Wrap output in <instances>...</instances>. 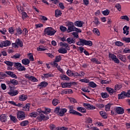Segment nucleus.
Wrapping results in <instances>:
<instances>
[{
	"instance_id": "49",
	"label": "nucleus",
	"mask_w": 130,
	"mask_h": 130,
	"mask_svg": "<svg viewBox=\"0 0 130 130\" xmlns=\"http://www.w3.org/2000/svg\"><path fill=\"white\" fill-rule=\"evenodd\" d=\"M121 88H122V85L121 84L120 85L117 84L114 87V89L116 90H116H119V89H121Z\"/></svg>"
},
{
	"instance_id": "62",
	"label": "nucleus",
	"mask_w": 130,
	"mask_h": 130,
	"mask_svg": "<svg viewBox=\"0 0 130 130\" xmlns=\"http://www.w3.org/2000/svg\"><path fill=\"white\" fill-rule=\"evenodd\" d=\"M91 61H92V62H94V63H100V62L98 61V59H97L96 58H93L91 59Z\"/></svg>"
},
{
	"instance_id": "13",
	"label": "nucleus",
	"mask_w": 130,
	"mask_h": 130,
	"mask_svg": "<svg viewBox=\"0 0 130 130\" xmlns=\"http://www.w3.org/2000/svg\"><path fill=\"white\" fill-rule=\"evenodd\" d=\"M8 117V116H7L6 114H2L0 116V120L2 121V122H6L7 121V118Z\"/></svg>"
},
{
	"instance_id": "40",
	"label": "nucleus",
	"mask_w": 130,
	"mask_h": 130,
	"mask_svg": "<svg viewBox=\"0 0 130 130\" xmlns=\"http://www.w3.org/2000/svg\"><path fill=\"white\" fill-rule=\"evenodd\" d=\"M28 123L29 121L28 120H25L20 123V125H21V126H26Z\"/></svg>"
},
{
	"instance_id": "56",
	"label": "nucleus",
	"mask_w": 130,
	"mask_h": 130,
	"mask_svg": "<svg viewBox=\"0 0 130 130\" xmlns=\"http://www.w3.org/2000/svg\"><path fill=\"white\" fill-rule=\"evenodd\" d=\"M61 60V56H56L55 57V61L56 62H59Z\"/></svg>"
},
{
	"instance_id": "17",
	"label": "nucleus",
	"mask_w": 130,
	"mask_h": 130,
	"mask_svg": "<svg viewBox=\"0 0 130 130\" xmlns=\"http://www.w3.org/2000/svg\"><path fill=\"white\" fill-rule=\"evenodd\" d=\"M67 41L68 43H69V44H72V43H76V40L75 39V38H72L71 37L68 38L67 39Z\"/></svg>"
},
{
	"instance_id": "20",
	"label": "nucleus",
	"mask_w": 130,
	"mask_h": 130,
	"mask_svg": "<svg viewBox=\"0 0 130 130\" xmlns=\"http://www.w3.org/2000/svg\"><path fill=\"white\" fill-rule=\"evenodd\" d=\"M77 110L78 111L81 112V113H86V112H87V110H86V108H83L82 107L77 108Z\"/></svg>"
},
{
	"instance_id": "30",
	"label": "nucleus",
	"mask_w": 130,
	"mask_h": 130,
	"mask_svg": "<svg viewBox=\"0 0 130 130\" xmlns=\"http://www.w3.org/2000/svg\"><path fill=\"white\" fill-rule=\"evenodd\" d=\"M37 50L38 51H44L45 50H47V49L45 47H43V46L41 45L37 48Z\"/></svg>"
},
{
	"instance_id": "60",
	"label": "nucleus",
	"mask_w": 130,
	"mask_h": 130,
	"mask_svg": "<svg viewBox=\"0 0 130 130\" xmlns=\"http://www.w3.org/2000/svg\"><path fill=\"white\" fill-rule=\"evenodd\" d=\"M120 19L122 20H126V21H129V18H128V16H122L120 17Z\"/></svg>"
},
{
	"instance_id": "1",
	"label": "nucleus",
	"mask_w": 130,
	"mask_h": 130,
	"mask_svg": "<svg viewBox=\"0 0 130 130\" xmlns=\"http://www.w3.org/2000/svg\"><path fill=\"white\" fill-rule=\"evenodd\" d=\"M17 118L19 120H23L26 118V114L23 111H19L17 113Z\"/></svg>"
},
{
	"instance_id": "58",
	"label": "nucleus",
	"mask_w": 130,
	"mask_h": 130,
	"mask_svg": "<svg viewBox=\"0 0 130 130\" xmlns=\"http://www.w3.org/2000/svg\"><path fill=\"white\" fill-rule=\"evenodd\" d=\"M13 64H14L15 68H16V69H18L21 64L20 62H13Z\"/></svg>"
},
{
	"instance_id": "7",
	"label": "nucleus",
	"mask_w": 130,
	"mask_h": 130,
	"mask_svg": "<svg viewBox=\"0 0 130 130\" xmlns=\"http://www.w3.org/2000/svg\"><path fill=\"white\" fill-rule=\"evenodd\" d=\"M37 119L40 121H42V120H47L49 119V117L48 116L46 117L44 114H41L40 117H37Z\"/></svg>"
},
{
	"instance_id": "34",
	"label": "nucleus",
	"mask_w": 130,
	"mask_h": 130,
	"mask_svg": "<svg viewBox=\"0 0 130 130\" xmlns=\"http://www.w3.org/2000/svg\"><path fill=\"white\" fill-rule=\"evenodd\" d=\"M29 115L31 117H37L38 115V113H37V112H32L29 113Z\"/></svg>"
},
{
	"instance_id": "22",
	"label": "nucleus",
	"mask_w": 130,
	"mask_h": 130,
	"mask_svg": "<svg viewBox=\"0 0 130 130\" xmlns=\"http://www.w3.org/2000/svg\"><path fill=\"white\" fill-rule=\"evenodd\" d=\"M61 86L62 88H70V87H72V83H61Z\"/></svg>"
},
{
	"instance_id": "29",
	"label": "nucleus",
	"mask_w": 130,
	"mask_h": 130,
	"mask_svg": "<svg viewBox=\"0 0 130 130\" xmlns=\"http://www.w3.org/2000/svg\"><path fill=\"white\" fill-rule=\"evenodd\" d=\"M92 32L95 35H98V36H100V31H99V29H98V28H93Z\"/></svg>"
},
{
	"instance_id": "16",
	"label": "nucleus",
	"mask_w": 130,
	"mask_h": 130,
	"mask_svg": "<svg viewBox=\"0 0 130 130\" xmlns=\"http://www.w3.org/2000/svg\"><path fill=\"white\" fill-rule=\"evenodd\" d=\"M67 111H68V110H67V109H66V108L60 109V111L59 112V114H58L60 116H63L64 113H66V112H67Z\"/></svg>"
},
{
	"instance_id": "5",
	"label": "nucleus",
	"mask_w": 130,
	"mask_h": 130,
	"mask_svg": "<svg viewBox=\"0 0 130 130\" xmlns=\"http://www.w3.org/2000/svg\"><path fill=\"white\" fill-rule=\"evenodd\" d=\"M25 77L26 79H28L29 81H31V82H38V79H37L35 77L31 76L29 74H26L25 75Z\"/></svg>"
},
{
	"instance_id": "44",
	"label": "nucleus",
	"mask_w": 130,
	"mask_h": 130,
	"mask_svg": "<svg viewBox=\"0 0 130 130\" xmlns=\"http://www.w3.org/2000/svg\"><path fill=\"white\" fill-rule=\"evenodd\" d=\"M55 33H56V31L54 30L53 28H52V29H51V31H50V33H49L48 34V36H52L54 35Z\"/></svg>"
},
{
	"instance_id": "51",
	"label": "nucleus",
	"mask_w": 130,
	"mask_h": 130,
	"mask_svg": "<svg viewBox=\"0 0 130 130\" xmlns=\"http://www.w3.org/2000/svg\"><path fill=\"white\" fill-rule=\"evenodd\" d=\"M84 39H80L79 42H77V45H84Z\"/></svg>"
},
{
	"instance_id": "61",
	"label": "nucleus",
	"mask_w": 130,
	"mask_h": 130,
	"mask_svg": "<svg viewBox=\"0 0 130 130\" xmlns=\"http://www.w3.org/2000/svg\"><path fill=\"white\" fill-rule=\"evenodd\" d=\"M28 55L29 57V59H30V60H31V61H34V57H33V55L32 54V53H30L28 54Z\"/></svg>"
},
{
	"instance_id": "35",
	"label": "nucleus",
	"mask_w": 130,
	"mask_h": 130,
	"mask_svg": "<svg viewBox=\"0 0 130 130\" xmlns=\"http://www.w3.org/2000/svg\"><path fill=\"white\" fill-rule=\"evenodd\" d=\"M23 109H25V111H29L30 110V103L26 104L25 106L23 107Z\"/></svg>"
},
{
	"instance_id": "33",
	"label": "nucleus",
	"mask_w": 130,
	"mask_h": 130,
	"mask_svg": "<svg viewBox=\"0 0 130 130\" xmlns=\"http://www.w3.org/2000/svg\"><path fill=\"white\" fill-rule=\"evenodd\" d=\"M101 95L102 98H103L104 99L108 98V97H109V95H108L107 92H102L101 93Z\"/></svg>"
},
{
	"instance_id": "41",
	"label": "nucleus",
	"mask_w": 130,
	"mask_h": 130,
	"mask_svg": "<svg viewBox=\"0 0 130 130\" xmlns=\"http://www.w3.org/2000/svg\"><path fill=\"white\" fill-rule=\"evenodd\" d=\"M18 70L19 72H22L23 71H26V68L24 66H22V64H21L19 67H18Z\"/></svg>"
},
{
	"instance_id": "32",
	"label": "nucleus",
	"mask_w": 130,
	"mask_h": 130,
	"mask_svg": "<svg viewBox=\"0 0 130 130\" xmlns=\"http://www.w3.org/2000/svg\"><path fill=\"white\" fill-rule=\"evenodd\" d=\"M60 78L61 80H63L64 81H70V78H69V77L65 75H62V76H60Z\"/></svg>"
},
{
	"instance_id": "6",
	"label": "nucleus",
	"mask_w": 130,
	"mask_h": 130,
	"mask_svg": "<svg viewBox=\"0 0 130 130\" xmlns=\"http://www.w3.org/2000/svg\"><path fill=\"white\" fill-rule=\"evenodd\" d=\"M83 106L85 107L86 109H88V110H93L96 108L95 106H91L88 103H84Z\"/></svg>"
},
{
	"instance_id": "18",
	"label": "nucleus",
	"mask_w": 130,
	"mask_h": 130,
	"mask_svg": "<svg viewBox=\"0 0 130 130\" xmlns=\"http://www.w3.org/2000/svg\"><path fill=\"white\" fill-rule=\"evenodd\" d=\"M123 34H126V35H128L129 34V31H128V30H129V27H128L127 26L125 25L123 28Z\"/></svg>"
},
{
	"instance_id": "14",
	"label": "nucleus",
	"mask_w": 130,
	"mask_h": 130,
	"mask_svg": "<svg viewBox=\"0 0 130 130\" xmlns=\"http://www.w3.org/2000/svg\"><path fill=\"white\" fill-rule=\"evenodd\" d=\"M10 96H16V95H18L19 94V91L18 90H10V92L8 93Z\"/></svg>"
},
{
	"instance_id": "10",
	"label": "nucleus",
	"mask_w": 130,
	"mask_h": 130,
	"mask_svg": "<svg viewBox=\"0 0 130 130\" xmlns=\"http://www.w3.org/2000/svg\"><path fill=\"white\" fill-rule=\"evenodd\" d=\"M69 113H70V114H74V115H78V116H83V114H82L81 113H79L75 110L69 111Z\"/></svg>"
},
{
	"instance_id": "21",
	"label": "nucleus",
	"mask_w": 130,
	"mask_h": 130,
	"mask_svg": "<svg viewBox=\"0 0 130 130\" xmlns=\"http://www.w3.org/2000/svg\"><path fill=\"white\" fill-rule=\"evenodd\" d=\"M106 90L109 93V94H110V95H112L113 93L116 92L115 88L113 89L110 87H107Z\"/></svg>"
},
{
	"instance_id": "27",
	"label": "nucleus",
	"mask_w": 130,
	"mask_h": 130,
	"mask_svg": "<svg viewBox=\"0 0 130 130\" xmlns=\"http://www.w3.org/2000/svg\"><path fill=\"white\" fill-rule=\"evenodd\" d=\"M52 28V27H47L44 30V35H46L48 36V34H49V33L50 32V31L51 30V29Z\"/></svg>"
},
{
	"instance_id": "52",
	"label": "nucleus",
	"mask_w": 130,
	"mask_h": 130,
	"mask_svg": "<svg viewBox=\"0 0 130 130\" xmlns=\"http://www.w3.org/2000/svg\"><path fill=\"white\" fill-rule=\"evenodd\" d=\"M123 41H124L126 43H129L130 42V38H122Z\"/></svg>"
},
{
	"instance_id": "54",
	"label": "nucleus",
	"mask_w": 130,
	"mask_h": 130,
	"mask_svg": "<svg viewBox=\"0 0 130 130\" xmlns=\"http://www.w3.org/2000/svg\"><path fill=\"white\" fill-rule=\"evenodd\" d=\"M10 118L13 122H17V121H18L17 118L14 116L10 115Z\"/></svg>"
},
{
	"instance_id": "47",
	"label": "nucleus",
	"mask_w": 130,
	"mask_h": 130,
	"mask_svg": "<svg viewBox=\"0 0 130 130\" xmlns=\"http://www.w3.org/2000/svg\"><path fill=\"white\" fill-rule=\"evenodd\" d=\"M60 46L62 47H65V48H68V46H69V44L66 43H60Z\"/></svg>"
},
{
	"instance_id": "53",
	"label": "nucleus",
	"mask_w": 130,
	"mask_h": 130,
	"mask_svg": "<svg viewBox=\"0 0 130 130\" xmlns=\"http://www.w3.org/2000/svg\"><path fill=\"white\" fill-rule=\"evenodd\" d=\"M111 107V104H108L105 106V110L106 111H109L110 110V107Z\"/></svg>"
},
{
	"instance_id": "39",
	"label": "nucleus",
	"mask_w": 130,
	"mask_h": 130,
	"mask_svg": "<svg viewBox=\"0 0 130 130\" xmlns=\"http://www.w3.org/2000/svg\"><path fill=\"white\" fill-rule=\"evenodd\" d=\"M110 13V11L109 10L106 9V10L102 11V14L104 16H108L109 13Z\"/></svg>"
},
{
	"instance_id": "46",
	"label": "nucleus",
	"mask_w": 130,
	"mask_h": 130,
	"mask_svg": "<svg viewBox=\"0 0 130 130\" xmlns=\"http://www.w3.org/2000/svg\"><path fill=\"white\" fill-rule=\"evenodd\" d=\"M89 85L91 88H96V87H97V85L95 83H94L93 82H89Z\"/></svg>"
},
{
	"instance_id": "28",
	"label": "nucleus",
	"mask_w": 130,
	"mask_h": 130,
	"mask_svg": "<svg viewBox=\"0 0 130 130\" xmlns=\"http://www.w3.org/2000/svg\"><path fill=\"white\" fill-rule=\"evenodd\" d=\"M2 43L3 44V46H4V47L10 46V45L11 44V42H10V41H8V40L3 42Z\"/></svg>"
},
{
	"instance_id": "23",
	"label": "nucleus",
	"mask_w": 130,
	"mask_h": 130,
	"mask_svg": "<svg viewBox=\"0 0 130 130\" xmlns=\"http://www.w3.org/2000/svg\"><path fill=\"white\" fill-rule=\"evenodd\" d=\"M58 51L59 53H62V54L67 53L68 52V51L64 48H61L59 49Z\"/></svg>"
},
{
	"instance_id": "57",
	"label": "nucleus",
	"mask_w": 130,
	"mask_h": 130,
	"mask_svg": "<svg viewBox=\"0 0 130 130\" xmlns=\"http://www.w3.org/2000/svg\"><path fill=\"white\" fill-rule=\"evenodd\" d=\"M115 8H116V9L119 12H120L121 11V6H120V4H116Z\"/></svg>"
},
{
	"instance_id": "25",
	"label": "nucleus",
	"mask_w": 130,
	"mask_h": 130,
	"mask_svg": "<svg viewBox=\"0 0 130 130\" xmlns=\"http://www.w3.org/2000/svg\"><path fill=\"white\" fill-rule=\"evenodd\" d=\"M16 44L17 46L19 45L20 47H23V42L20 40V39H18L16 40Z\"/></svg>"
},
{
	"instance_id": "59",
	"label": "nucleus",
	"mask_w": 130,
	"mask_h": 130,
	"mask_svg": "<svg viewBox=\"0 0 130 130\" xmlns=\"http://www.w3.org/2000/svg\"><path fill=\"white\" fill-rule=\"evenodd\" d=\"M60 30L61 31V32H66V31H67V27H66L62 25H61L60 26Z\"/></svg>"
},
{
	"instance_id": "31",
	"label": "nucleus",
	"mask_w": 130,
	"mask_h": 130,
	"mask_svg": "<svg viewBox=\"0 0 130 130\" xmlns=\"http://www.w3.org/2000/svg\"><path fill=\"white\" fill-rule=\"evenodd\" d=\"M61 11L58 9H57L55 11V14L56 18L58 17L59 16H61Z\"/></svg>"
},
{
	"instance_id": "9",
	"label": "nucleus",
	"mask_w": 130,
	"mask_h": 130,
	"mask_svg": "<svg viewBox=\"0 0 130 130\" xmlns=\"http://www.w3.org/2000/svg\"><path fill=\"white\" fill-rule=\"evenodd\" d=\"M6 73L7 75H8V76H10L11 78H13L14 79H17L18 77H17V75L16 74H14V72L12 71H6Z\"/></svg>"
},
{
	"instance_id": "8",
	"label": "nucleus",
	"mask_w": 130,
	"mask_h": 130,
	"mask_svg": "<svg viewBox=\"0 0 130 130\" xmlns=\"http://www.w3.org/2000/svg\"><path fill=\"white\" fill-rule=\"evenodd\" d=\"M116 112L118 114H123L124 113V109L120 107L116 108Z\"/></svg>"
},
{
	"instance_id": "36",
	"label": "nucleus",
	"mask_w": 130,
	"mask_h": 130,
	"mask_svg": "<svg viewBox=\"0 0 130 130\" xmlns=\"http://www.w3.org/2000/svg\"><path fill=\"white\" fill-rule=\"evenodd\" d=\"M48 85V83L46 82L43 81L40 84L38 85L40 87H46Z\"/></svg>"
},
{
	"instance_id": "4",
	"label": "nucleus",
	"mask_w": 130,
	"mask_h": 130,
	"mask_svg": "<svg viewBox=\"0 0 130 130\" xmlns=\"http://www.w3.org/2000/svg\"><path fill=\"white\" fill-rule=\"evenodd\" d=\"M7 84L8 86H17L19 84V82H18V80L16 79H12L10 80V81H8L7 82Z\"/></svg>"
},
{
	"instance_id": "50",
	"label": "nucleus",
	"mask_w": 130,
	"mask_h": 130,
	"mask_svg": "<svg viewBox=\"0 0 130 130\" xmlns=\"http://www.w3.org/2000/svg\"><path fill=\"white\" fill-rule=\"evenodd\" d=\"M67 74L68 75V76H69L70 77H73L74 73L70 70H68L67 72Z\"/></svg>"
},
{
	"instance_id": "45",
	"label": "nucleus",
	"mask_w": 130,
	"mask_h": 130,
	"mask_svg": "<svg viewBox=\"0 0 130 130\" xmlns=\"http://www.w3.org/2000/svg\"><path fill=\"white\" fill-rule=\"evenodd\" d=\"M4 62L6 63V64H7V66H8L9 67H13L14 64V62H11L10 61H6Z\"/></svg>"
},
{
	"instance_id": "55",
	"label": "nucleus",
	"mask_w": 130,
	"mask_h": 130,
	"mask_svg": "<svg viewBox=\"0 0 130 130\" xmlns=\"http://www.w3.org/2000/svg\"><path fill=\"white\" fill-rule=\"evenodd\" d=\"M16 32L17 33L15 34V35L17 36L18 34L21 35V34H22V29L19 27L18 28L16 29Z\"/></svg>"
},
{
	"instance_id": "63",
	"label": "nucleus",
	"mask_w": 130,
	"mask_h": 130,
	"mask_svg": "<svg viewBox=\"0 0 130 130\" xmlns=\"http://www.w3.org/2000/svg\"><path fill=\"white\" fill-rule=\"evenodd\" d=\"M21 57V55L19 53H16L12 56V58H20Z\"/></svg>"
},
{
	"instance_id": "24",
	"label": "nucleus",
	"mask_w": 130,
	"mask_h": 130,
	"mask_svg": "<svg viewBox=\"0 0 130 130\" xmlns=\"http://www.w3.org/2000/svg\"><path fill=\"white\" fill-rule=\"evenodd\" d=\"M22 63L25 66H27L30 63V60L27 58L23 59L22 60Z\"/></svg>"
},
{
	"instance_id": "26",
	"label": "nucleus",
	"mask_w": 130,
	"mask_h": 130,
	"mask_svg": "<svg viewBox=\"0 0 130 130\" xmlns=\"http://www.w3.org/2000/svg\"><path fill=\"white\" fill-rule=\"evenodd\" d=\"M74 25L77 27H83V22L81 21L75 22Z\"/></svg>"
},
{
	"instance_id": "37",
	"label": "nucleus",
	"mask_w": 130,
	"mask_h": 130,
	"mask_svg": "<svg viewBox=\"0 0 130 130\" xmlns=\"http://www.w3.org/2000/svg\"><path fill=\"white\" fill-rule=\"evenodd\" d=\"M93 23H94L96 26L100 25V21H99V19L97 17H94V20L93 21Z\"/></svg>"
},
{
	"instance_id": "48",
	"label": "nucleus",
	"mask_w": 130,
	"mask_h": 130,
	"mask_svg": "<svg viewBox=\"0 0 130 130\" xmlns=\"http://www.w3.org/2000/svg\"><path fill=\"white\" fill-rule=\"evenodd\" d=\"M100 115L103 117V118H107V116H106V113H103V111L100 112Z\"/></svg>"
},
{
	"instance_id": "43",
	"label": "nucleus",
	"mask_w": 130,
	"mask_h": 130,
	"mask_svg": "<svg viewBox=\"0 0 130 130\" xmlns=\"http://www.w3.org/2000/svg\"><path fill=\"white\" fill-rule=\"evenodd\" d=\"M50 112H51V110H50V109L49 108H45V111H42L43 113H44V114H48V113H50Z\"/></svg>"
},
{
	"instance_id": "38",
	"label": "nucleus",
	"mask_w": 130,
	"mask_h": 130,
	"mask_svg": "<svg viewBox=\"0 0 130 130\" xmlns=\"http://www.w3.org/2000/svg\"><path fill=\"white\" fill-rule=\"evenodd\" d=\"M43 75H44V76H42V79H43V78H49V77H53V75L49 73L44 74Z\"/></svg>"
},
{
	"instance_id": "19",
	"label": "nucleus",
	"mask_w": 130,
	"mask_h": 130,
	"mask_svg": "<svg viewBox=\"0 0 130 130\" xmlns=\"http://www.w3.org/2000/svg\"><path fill=\"white\" fill-rule=\"evenodd\" d=\"M27 99H28V98L24 94L19 96V100H20V101H25V100H27Z\"/></svg>"
},
{
	"instance_id": "11",
	"label": "nucleus",
	"mask_w": 130,
	"mask_h": 130,
	"mask_svg": "<svg viewBox=\"0 0 130 130\" xmlns=\"http://www.w3.org/2000/svg\"><path fill=\"white\" fill-rule=\"evenodd\" d=\"M118 58L120 59L122 61H123L124 62H126V57L125 56L122 55L121 54H119L117 55Z\"/></svg>"
},
{
	"instance_id": "2",
	"label": "nucleus",
	"mask_w": 130,
	"mask_h": 130,
	"mask_svg": "<svg viewBox=\"0 0 130 130\" xmlns=\"http://www.w3.org/2000/svg\"><path fill=\"white\" fill-rule=\"evenodd\" d=\"M68 29H67V32L68 33H70V32H73L75 31V28L76 27L75 25H74V23L73 22H69L68 24Z\"/></svg>"
},
{
	"instance_id": "64",
	"label": "nucleus",
	"mask_w": 130,
	"mask_h": 130,
	"mask_svg": "<svg viewBox=\"0 0 130 130\" xmlns=\"http://www.w3.org/2000/svg\"><path fill=\"white\" fill-rule=\"evenodd\" d=\"M115 45L117 46H123V44L121 42L117 41L115 42Z\"/></svg>"
},
{
	"instance_id": "42",
	"label": "nucleus",
	"mask_w": 130,
	"mask_h": 130,
	"mask_svg": "<svg viewBox=\"0 0 130 130\" xmlns=\"http://www.w3.org/2000/svg\"><path fill=\"white\" fill-rule=\"evenodd\" d=\"M59 102V101H58V100L54 99L52 101V104L53 105H54V106H56V105L58 104Z\"/></svg>"
},
{
	"instance_id": "12",
	"label": "nucleus",
	"mask_w": 130,
	"mask_h": 130,
	"mask_svg": "<svg viewBox=\"0 0 130 130\" xmlns=\"http://www.w3.org/2000/svg\"><path fill=\"white\" fill-rule=\"evenodd\" d=\"M125 97H127V95L125 91H122L120 94H118V99H124Z\"/></svg>"
},
{
	"instance_id": "15",
	"label": "nucleus",
	"mask_w": 130,
	"mask_h": 130,
	"mask_svg": "<svg viewBox=\"0 0 130 130\" xmlns=\"http://www.w3.org/2000/svg\"><path fill=\"white\" fill-rule=\"evenodd\" d=\"M83 45H88V46H92L93 45V43L91 41H87L83 39Z\"/></svg>"
},
{
	"instance_id": "3",
	"label": "nucleus",
	"mask_w": 130,
	"mask_h": 130,
	"mask_svg": "<svg viewBox=\"0 0 130 130\" xmlns=\"http://www.w3.org/2000/svg\"><path fill=\"white\" fill-rule=\"evenodd\" d=\"M109 57L111 58L112 60L114 61L115 63H119V59L116 57V56L113 54H109Z\"/></svg>"
}]
</instances>
